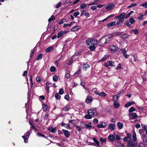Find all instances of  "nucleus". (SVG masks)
<instances>
[{
  "label": "nucleus",
  "instance_id": "f257e3e1",
  "mask_svg": "<svg viewBox=\"0 0 147 147\" xmlns=\"http://www.w3.org/2000/svg\"><path fill=\"white\" fill-rule=\"evenodd\" d=\"M86 42L89 46L90 49L93 51L95 49V45L97 43L98 41L95 39H88L86 40Z\"/></svg>",
  "mask_w": 147,
  "mask_h": 147
},
{
  "label": "nucleus",
  "instance_id": "f03ea898",
  "mask_svg": "<svg viewBox=\"0 0 147 147\" xmlns=\"http://www.w3.org/2000/svg\"><path fill=\"white\" fill-rule=\"evenodd\" d=\"M108 42L107 40L105 37L104 36L100 40L98 43V45L101 46H104L105 44L107 43Z\"/></svg>",
  "mask_w": 147,
  "mask_h": 147
},
{
  "label": "nucleus",
  "instance_id": "7ed1b4c3",
  "mask_svg": "<svg viewBox=\"0 0 147 147\" xmlns=\"http://www.w3.org/2000/svg\"><path fill=\"white\" fill-rule=\"evenodd\" d=\"M127 136L124 137L123 140L125 142H129L131 141V135L130 134L128 133L127 134Z\"/></svg>",
  "mask_w": 147,
  "mask_h": 147
},
{
  "label": "nucleus",
  "instance_id": "20e7f679",
  "mask_svg": "<svg viewBox=\"0 0 147 147\" xmlns=\"http://www.w3.org/2000/svg\"><path fill=\"white\" fill-rule=\"evenodd\" d=\"M30 133L28 132H27L24 136H22V137L24 139V142L25 143L27 142L28 141V139L29 138Z\"/></svg>",
  "mask_w": 147,
  "mask_h": 147
},
{
  "label": "nucleus",
  "instance_id": "39448f33",
  "mask_svg": "<svg viewBox=\"0 0 147 147\" xmlns=\"http://www.w3.org/2000/svg\"><path fill=\"white\" fill-rule=\"evenodd\" d=\"M109 49L110 51L113 53L116 52L118 50V47L114 45L110 46Z\"/></svg>",
  "mask_w": 147,
  "mask_h": 147
},
{
  "label": "nucleus",
  "instance_id": "423d86ee",
  "mask_svg": "<svg viewBox=\"0 0 147 147\" xmlns=\"http://www.w3.org/2000/svg\"><path fill=\"white\" fill-rule=\"evenodd\" d=\"M131 58L130 61L133 64L134 63V62H136L138 60L137 57L134 55H131Z\"/></svg>",
  "mask_w": 147,
  "mask_h": 147
},
{
  "label": "nucleus",
  "instance_id": "0eeeda50",
  "mask_svg": "<svg viewBox=\"0 0 147 147\" xmlns=\"http://www.w3.org/2000/svg\"><path fill=\"white\" fill-rule=\"evenodd\" d=\"M107 123L106 122H104L103 121H101L100 123L98 124L97 126L98 128H105L107 125Z\"/></svg>",
  "mask_w": 147,
  "mask_h": 147
},
{
  "label": "nucleus",
  "instance_id": "6e6552de",
  "mask_svg": "<svg viewBox=\"0 0 147 147\" xmlns=\"http://www.w3.org/2000/svg\"><path fill=\"white\" fill-rule=\"evenodd\" d=\"M115 7V5L113 3H109L107 5L106 7V9L107 10L110 11L112 9Z\"/></svg>",
  "mask_w": 147,
  "mask_h": 147
},
{
  "label": "nucleus",
  "instance_id": "1a4fd4ad",
  "mask_svg": "<svg viewBox=\"0 0 147 147\" xmlns=\"http://www.w3.org/2000/svg\"><path fill=\"white\" fill-rule=\"evenodd\" d=\"M121 51L123 54V56L126 58H128L129 55L126 54V51L125 49L121 48L120 49Z\"/></svg>",
  "mask_w": 147,
  "mask_h": 147
},
{
  "label": "nucleus",
  "instance_id": "9d476101",
  "mask_svg": "<svg viewBox=\"0 0 147 147\" xmlns=\"http://www.w3.org/2000/svg\"><path fill=\"white\" fill-rule=\"evenodd\" d=\"M105 65L107 67L109 66H115L114 63L113 61H109L105 63Z\"/></svg>",
  "mask_w": 147,
  "mask_h": 147
},
{
  "label": "nucleus",
  "instance_id": "9b49d317",
  "mask_svg": "<svg viewBox=\"0 0 147 147\" xmlns=\"http://www.w3.org/2000/svg\"><path fill=\"white\" fill-rule=\"evenodd\" d=\"M128 146L130 147H137V143H134L132 141L128 142Z\"/></svg>",
  "mask_w": 147,
  "mask_h": 147
},
{
  "label": "nucleus",
  "instance_id": "f8f14e48",
  "mask_svg": "<svg viewBox=\"0 0 147 147\" xmlns=\"http://www.w3.org/2000/svg\"><path fill=\"white\" fill-rule=\"evenodd\" d=\"M88 114L89 115H92V117L94 116H96L97 115V113H95L94 112L93 110L92 109H90L88 111Z\"/></svg>",
  "mask_w": 147,
  "mask_h": 147
},
{
  "label": "nucleus",
  "instance_id": "ddd939ff",
  "mask_svg": "<svg viewBox=\"0 0 147 147\" xmlns=\"http://www.w3.org/2000/svg\"><path fill=\"white\" fill-rule=\"evenodd\" d=\"M115 128V124L110 123L108 126V129L111 130H114Z\"/></svg>",
  "mask_w": 147,
  "mask_h": 147
},
{
  "label": "nucleus",
  "instance_id": "4468645a",
  "mask_svg": "<svg viewBox=\"0 0 147 147\" xmlns=\"http://www.w3.org/2000/svg\"><path fill=\"white\" fill-rule=\"evenodd\" d=\"M80 26H75L71 28V31L73 32L76 31L78 30V29H80Z\"/></svg>",
  "mask_w": 147,
  "mask_h": 147
},
{
  "label": "nucleus",
  "instance_id": "2eb2a0df",
  "mask_svg": "<svg viewBox=\"0 0 147 147\" xmlns=\"http://www.w3.org/2000/svg\"><path fill=\"white\" fill-rule=\"evenodd\" d=\"M108 138L111 142H113L115 140V137L113 134H111L109 136Z\"/></svg>",
  "mask_w": 147,
  "mask_h": 147
},
{
  "label": "nucleus",
  "instance_id": "dca6fc26",
  "mask_svg": "<svg viewBox=\"0 0 147 147\" xmlns=\"http://www.w3.org/2000/svg\"><path fill=\"white\" fill-rule=\"evenodd\" d=\"M62 131L65 136L67 137L68 138L70 136V133L69 131L67 130L63 129Z\"/></svg>",
  "mask_w": 147,
  "mask_h": 147
},
{
  "label": "nucleus",
  "instance_id": "f3484780",
  "mask_svg": "<svg viewBox=\"0 0 147 147\" xmlns=\"http://www.w3.org/2000/svg\"><path fill=\"white\" fill-rule=\"evenodd\" d=\"M125 13H122L120 14V21H123L125 18Z\"/></svg>",
  "mask_w": 147,
  "mask_h": 147
},
{
  "label": "nucleus",
  "instance_id": "a211bd4d",
  "mask_svg": "<svg viewBox=\"0 0 147 147\" xmlns=\"http://www.w3.org/2000/svg\"><path fill=\"white\" fill-rule=\"evenodd\" d=\"M129 115H131V119H135L137 118L138 116L136 113H133L129 114Z\"/></svg>",
  "mask_w": 147,
  "mask_h": 147
},
{
  "label": "nucleus",
  "instance_id": "6ab92c4d",
  "mask_svg": "<svg viewBox=\"0 0 147 147\" xmlns=\"http://www.w3.org/2000/svg\"><path fill=\"white\" fill-rule=\"evenodd\" d=\"M113 36L111 34L105 36L108 42L110 41V39L113 37Z\"/></svg>",
  "mask_w": 147,
  "mask_h": 147
},
{
  "label": "nucleus",
  "instance_id": "aec40b11",
  "mask_svg": "<svg viewBox=\"0 0 147 147\" xmlns=\"http://www.w3.org/2000/svg\"><path fill=\"white\" fill-rule=\"evenodd\" d=\"M92 101V97L90 96H88L86 100V102L87 103H89L90 102H91Z\"/></svg>",
  "mask_w": 147,
  "mask_h": 147
},
{
  "label": "nucleus",
  "instance_id": "412c9836",
  "mask_svg": "<svg viewBox=\"0 0 147 147\" xmlns=\"http://www.w3.org/2000/svg\"><path fill=\"white\" fill-rule=\"evenodd\" d=\"M132 138L133 140L136 142L137 140V138L136 137V134L134 131H133V135H132Z\"/></svg>",
  "mask_w": 147,
  "mask_h": 147
},
{
  "label": "nucleus",
  "instance_id": "4be33fe9",
  "mask_svg": "<svg viewBox=\"0 0 147 147\" xmlns=\"http://www.w3.org/2000/svg\"><path fill=\"white\" fill-rule=\"evenodd\" d=\"M138 31L137 29H133L131 30L130 32V33L132 34L133 32L135 34L137 35L138 34Z\"/></svg>",
  "mask_w": 147,
  "mask_h": 147
},
{
  "label": "nucleus",
  "instance_id": "5701e85b",
  "mask_svg": "<svg viewBox=\"0 0 147 147\" xmlns=\"http://www.w3.org/2000/svg\"><path fill=\"white\" fill-rule=\"evenodd\" d=\"M56 127L53 128L52 127H49L48 130L50 131L51 132L53 133H55L56 132Z\"/></svg>",
  "mask_w": 147,
  "mask_h": 147
},
{
  "label": "nucleus",
  "instance_id": "b1692460",
  "mask_svg": "<svg viewBox=\"0 0 147 147\" xmlns=\"http://www.w3.org/2000/svg\"><path fill=\"white\" fill-rule=\"evenodd\" d=\"M115 22L113 21L109 23L107 25V27L109 28L115 25Z\"/></svg>",
  "mask_w": 147,
  "mask_h": 147
},
{
  "label": "nucleus",
  "instance_id": "393cba45",
  "mask_svg": "<svg viewBox=\"0 0 147 147\" xmlns=\"http://www.w3.org/2000/svg\"><path fill=\"white\" fill-rule=\"evenodd\" d=\"M64 34V31H60L57 34V38H59L62 37Z\"/></svg>",
  "mask_w": 147,
  "mask_h": 147
},
{
  "label": "nucleus",
  "instance_id": "a878e982",
  "mask_svg": "<svg viewBox=\"0 0 147 147\" xmlns=\"http://www.w3.org/2000/svg\"><path fill=\"white\" fill-rule=\"evenodd\" d=\"M89 66L88 64L85 63L83 65L82 68L85 71L87 69L89 68Z\"/></svg>",
  "mask_w": 147,
  "mask_h": 147
},
{
  "label": "nucleus",
  "instance_id": "bb28decb",
  "mask_svg": "<svg viewBox=\"0 0 147 147\" xmlns=\"http://www.w3.org/2000/svg\"><path fill=\"white\" fill-rule=\"evenodd\" d=\"M54 49L52 47H49L47 48L45 50V51L46 52H51L53 51Z\"/></svg>",
  "mask_w": 147,
  "mask_h": 147
},
{
  "label": "nucleus",
  "instance_id": "cd10ccee",
  "mask_svg": "<svg viewBox=\"0 0 147 147\" xmlns=\"http://www.w3.org/2000/svg\"><path fill=\"white\" fill-rule=\"evenodd\" d=\"M134 103L135 102H129L125 105V106L126 107H127Z\"/></svg>",
  "mask_w": 147,
  "mask_h": 147
},
{
  "label": "nucleus",
  "instance_id": "c85d7f7f",
  "mask_svg": "<svg viewBox=\"0 0 147 147\" xmlns=\"http://www.w3.org/2000/svg\"><path fill=\"white\" fill-rule=\"evenodd\" d=\"M129 22L131 24H134L135 22V20L133 18H130L129 19Z\"/></svg>",
  "mask_w": 147,
  "mask_h": 147
},
{
  "label": "nucleus",
  "instance_id": "c756f323",
  "mask_svg": "<svg viewBox=\"0 0 147 147\" xmlns=\"http://www.w3.org/2000/svg\"><path fill=\"white\" fill-rule=\"evenodd\" d=\"M123 125V123L121 122H118L117 123V126L120 129H121L122 128Z\"/></svg>",
  "mask_w": 147,
  "mask_h": 147
},
{
  "label": "nucleus",
  "instance_id": "7c9ffc66",
  "mask_svg": "<svg viewBox=\"0 0 147 147\" xmlns=\"http://www.w3.org/2000/svg\"><path fill=\"white\" fill-rule=\"evenodd\" d=\"M93 140L96 143V145H95L96 146H99L100 145L99 142L97 141L96 139L95 138H93Z\"/></svg>",
  "mask_w": 147,
  "mask_h": 147
},
{
  "label": "nucleus",
  "instance_id": "2f4dec72",
  "mask_svg": "<svg viewBox=\"0 0 147 147\" xmlns=\"http://www.w3.org/2000/svg\"><path fill=\"white\" fill-rule=\"evenodd\" d=\"M118 97V94H117L116 95H114L113 97V100L115 101H116L117 100Z\"/></svg>",
  "mask_w": 147,
  "mask_h": 147
},
{
  "label": "nucleus",
  "instance_id": "473e14b6",
  "mask_svg": "<svg viewBox=\"0 0 147 147\" xmlns=\"http://www.w3.org/2000/svg\"><path fill=\"white\" fill-rule=\"evenodd\" d=\"M140 6H142L146 8H147V2L142 3V4L140 5Z\"/></svg>",
  "mask_w": 147,
  "mask_h": 147
},
{
  "label": "nucleus",
  "instance_id": "72a5a7b5",
  "mask_svg": "<svg viewBox=\"0 0 147 147\" xmlns=\"http://www.w3.org/2000/svg\"><path fill=\"white\" fill-rule=\"evenodd\" d=\"M74 23V22H71L69 24H65L63 25V28H64L67 26H71L73 23Z\"/></svg>",
  "mask_w": 147,
  "mask_h": 147
},
{
  "label": "nucleus",
  "instance_id": "f704fd0d",
  "mask_svg": "<svg viewBox=\"0 0 147 147\" xmlns=\"http://www.w3.org/2000/svg\"><path fill=\"white\" fill-rule=\"evenodd\" d=\"M92 127L91 123L90 122L88 123L86 125V127L87 129H90Z\"/></svg>",
  "mask_w": 147,
  "mask_h": 147
},
{
  "label": "nucleus",
  "instance_id": "c9c22d12",
  "mask_svg": "<svg viewBox=\"0 0 147 147\" xmlns=\"http://www.w3.org/2000/svg\"><path fill=\"white\" fill-rule=\"evenodd\" d=\"M59 77L57 75H55L53 77V80L54 82H56L57 81Z\"/></svg>",
  "mask_w": 147,
  "mask_h": 147
},
{
  "label": "nucleus",
  "instance_id": "e433bc0d",
  "mask_svg": "<svg viewBox=\"0 0 147 147\" xmlns=\"http://www.w3.org/2000/svg\"><path fill=\"white\" fill-rule=\"evenodd\" d=\"M92 115H90L88 114V115H86L84 117L86 119H90L92 118Z\"/></svg>",
  "mask_w": 147,
  "mask_h": 147
},
{
  "label": "nucleus",
  "instance_id": "4c0bfd02",
  "mask_svg": "<svg viewBox=\"0 0 147 147\" xmlns=\"http://www.w3.org/2000/svg\"><path fill=\"white\" fill-rule=\"evenodd\" d=\"M42 55L41 54H39L36 57V59L37 60H39L41 59L42 58Z\"/></svg>",
  "mask_w": 147,
  "mask_h": 147
},
{
  "label": "nucleus",
  "instance_id": "58836bf2",
  "mask_svg": "<svg viewBox=\"0 0 147 147\" xmlns=\"http://www.w3.org/2000/svg\"><path fill=\"white\" fill-rule=\"evenodd\" d=\"M55 96L57 100L59 99L61 97L59 95L58 93H56L55 94Z\"/></svg>",
  "mask_w": 147,
  "mask_h": 147
},
{
  "label": "nucleus",
  "instance_id": "ea45409f",
  "mask_svg": "<svg viewBox=\"0 0 147 147\" xmlns=\"http://www.w3.org/2000/svg\"><path fill=\"white\" fill-rule=\"evenodd\" d=\"M55 19V17L53 16H51V17L49 19L48 21L49 22L53 20H54Z\"/></svg>",
  "mask_w": 147,
  "mask_h": 147
},
{
  "label": "nucleus",
  "instance_id": "a19ab883",
  "mask_svg": "<svg viewBox=\"0 0 147 147\" xmlns=\"http://www.w3.org/2000/svg\"><path fill=\"white\" fill-rule=\"evenodd\" d=\"M135 109L134 107H132L129 110V113L132 112L134 111H135Z\"/></svg>",
  "mask_w": 147,
  "mask_h": 147
},
{
  "label": "nucleus",
  "instance_id": "79ce46f5",
  "mask_svg": "<svg viewBox=\"0 0 147 147\" xmlns=\"http://www.w3.org/2000/svg\"><path fill=\"white\" fill-rule=\"evenodd\" d=\"M56 70L55 67L53 66H52L50 68V71L51 72H53L55 71Z\"/></svg>",
  "mask_w": 147,
  "mask_h": 147
},
{
  "label": "nucleus",
  "instance_id": "37998d69",
  "mask_svg": "<svg viewBox=\"0 0 147 147\" xmlns=\"http://www.w3.org/2000/svg\"><path fill=\"white\" fill-rule=\"evenodd\" d=\"M47 108V106L45 104H43L42 107V109L44 111H46Z\"/></svg>",
  "mask_w": 147,
  "mask_h": 147
},
{
  "label": "nucleus",
  "instance_id": "c03bdc74",
  "mask_svg": "<svg viewBox=\"0 0 147 147\" xmlns=\"http://www.w3.org/2000/svg\"><path fill=\"white\" fill-rule=\"evenodd\" d=\"M36 81L39 83L41 82V79L40 78L39 76H37L36 78Z\"/></svg>",
  "mask_w": 147,
  "mask_h": 147
},
{
  "label": "nucleus",
  "instance_id": "a18cd8bd",
  "mask_svg": "<svg viewBox=\"0 0 147 147\" xmlns=\"http://www.w3.org/2000/svg\"><path fill=\"white\" fill-rule=\"evenodd\" d=\"M86 5L85 3L82 4L80 6V8L81 9H83L86 7Z\"/></svg>",
  "mask_w": 147,
  "mask_h": 147
},
{
  "label": "nucleus",
  "instance_id": "49530a36",
  "mask_svg": "<svg viewBox=\"0 0 147 147\" xmlns=\"http://www.w3.org/2000/svg\"><path fill=\"white\" fill-rule=\"evenodd\" d=\"M114 16V14H111L110 16H109L107 18H105V19H104V20H102V22H103L105 21V20H106L108 18H110L111 17H112L113 16Z\"/></svg>",
  "mask_w": 147,
  "mask_h": 147
},
{
  "label": "nucleus",
  "instance_id": "de8ad7c7",
  "mask_svg": "<svg viewBox=\"0 0 147 147\" xmlns=\"http://www.w3.org/2000/svg\"><path fill=\"white\" fill-rule=\"evenodd\" d=\"M99 96L102 97H105L106 96V94L104 92H102L100 94Z\"/></svg>",
  "mask_w": 147,
  "mask_h": 147
},
{
  "label": "nucleus",
  "instance_id": "09e8293b",
  "mask_svg": "<svg viewBox=\"0 0 147 147\" xmlns=\"http://www.w3.org/2000/svg\"><path fill=\"white\" fill-rule=\"evenodd\" d=\"M69 107L67 106H66L65 107L63 108V110L65 111H67L69 110Z\"/></svg>",
  "mask_w": 147,
  "mask_h": 147
},
{
  "label": "nucleus",
  "instance_id": "8fccbe9b",
  "mask_svg": "<svg viewBox=\"0 0 147 147\" xmlns=\"http://www.w3.org/2000/svg\"><path fill=\"white\" fill-rule=\"evenodd\" d=\"M114 105L115 107L116 108H118L119 106V104L117 102H114Z\"/></svg>",
  "mask_w": 147,
  "mask_h": 147
},
{
  "label": "nucleus",
  "instance_id": "3c124183",
  "mask_svg": "<svg viewBox=\"0 0 147 147\" xmlns=\"http://www.w3.org/2000/svg\"><path fill=\"white\" fill-rule=\"evenodd\" d=\"M64 92V91L63 89H60L59 91V93L60 94H62Z\"/></svg>",
  "mask_w": 147,
  "mask_h": 147
},
{
  "label": "nucleus",
  "instance_id": "603ef678",
  "mask_svg": "<svg viewBox=\"0 0 147 147\" xmlns=\"http://www.w3.org/2000/svg\"><path fill=\"white\" fill-rule=\"evenodd\" d=\"M76 130L78 131H80L81 130V127L78 125L76 126Z\"/></svg>",
  "mask_w": 147,
  "mask_h": 147
},
{
  "label": "nucleus",
  "instance_id": "864d4df0",
  "mask_svg": "<svg viewBox=\"0 0 147 147\" xmlns=\"http://www.w3.org/2000/svg\"><path fill=\"white\" fill-rule=\"evenodd\" d=\"M65 77L67 79L69 78L70 77V75L68 73H66L65 76Z\"/></svg>",
  "mask_w": 147,
  "mask_h": 147
},
{
  "label": "nucleus",
  "instance_id": "5fc2aeb1",
  "mask_svg": "<svg viewBox=\"0 0 147 147\" xmlns=\"http://www.w3.org/2000/svg\"><path fill=\"white\" fill-rule=\"evenodd\" d=\"M60 59H59L57 61H56L55 62V63L56 65L58 66V64H59L60 63Z\"/></svg>",
  "mask_w": 147,
  "mask_h": 147
},
{
  "label": "nucleus",
  "instance_id": "6e6d98bb",
  "mask_svg": "<svg viewBox=\"0 0 147 147\" xmlns=\"http://www.w3.org/2000/svg\"><path fill=\"white\" fill-rule=\"evenodd\" d=\"M144 16V15L143 14H139V16L137 18L139 20H140Z\"/></svg>",
  "mask_w": 147,
  "mask_h": 147
},
{
  "label": "nucleus",
  "instance_id": "4d7b16f0",
  "mask_svg": "<svg viewBox=\"0 0 147 147\" xmlns=\"http://www.w3.org/2000/svg\"><path fill=\"white\" fill-rule=\"evenodd\" d=\"M37 135L38 136L42 137H45V136L44 135L42 134L41 133H37Z\"/></svg>",
  "mask_w": 147,
  "mask_h": 147
},
{
  "label": "nucleus",
  "instance_id": "13d9d810",
  "mask_svg": "<svg viewBox=\"0 0 147 147\" xmlns=\"http://www.w3.org/2000/svg\"><path fill=\"white\" fill-rule=\"evenodd\" d=\"M65 19H63L59 23V25H61L62 23H64L65 22Z\"/></svg>",
  "mask_w": 147,
  "mask_h": 147
},
{
  "label": "nucleus",
  "instance_id": "bf43d9fd",
  "mask_svg": "<svg viewBox=\"0 0 147 147\" xmlns=\"http://www.w3.org/2000/svg\"><path fill=\"white\" fill-rule=\"evenodd\" d=\"M108 57L107 55L105 56L102 59L101 61H105L107 60V58Z\"/></svg>",
  "mask_w": 147,
  "mask_h": 147
},
{
  "label": "nucleus",
  "instance_id": "052dcab7",
  "mask_svg": "<svg viewBox=\"0 0 147 147\" xmlns=\"http://www.w3.org/2000/svg\"><path fill=\"white\" fill-rule=\"evenodd\" d=\"M100 140L102 142H104L106 141V139L105 138H102L101 137L100 138Z\"/></svg>",
  "mask_w": 147,
  "mask_h": 147
},
{
  "label": "nucleus",
  "instance_id": "680f3d73",
  "mask_svg": "<svg viewBox=\"0 0 147 147\" xmlns=\"http://www.w3.org/2000/svg\"><path fill=\"white\" fill-rule=\"evenodd\" d=\"M91 8L92 10L93 11L96 10L97 8L95 6H92L91 7Z\"/></svg>",
  "mask_w": 147,
  "mask_h": 147
},
{
  "label": "nucleus",
  "instance_id": "e2e57ef3",
  "mask_svg": "<svg viewBox=\"0 0 147 147\" xmlns=\"http://www.w3.org/2000/svg\"><path fill=\"white\" fill-rule=\"evenodd\" d=\"M121 69V65L120 64H119L116 68V69Z\"/></svg>",
  "mask_w": 147,
  "mask_h": 147
},
{
  "label": "nucleus",
  "instance_id": "0e129e2a",
  "mask_svg": "<svg viewBox=\"0 0 147 147\" xmlns=\"http://www.w3.org/2000/svg\"><path fill=\"white\" fill-rule=\"evenodd\" d=\"M62 3L61 2H59V3L57 4L56 6V8H58L61 5Z\"/></svg>",
  "mask_w": 147,
  "mask_h": 147
},
{
  "label": "nucleus",
  "instance_id": "69168bd1",
  "mask_svg": "<svg viewBox=\"0 0 147 147\" xmlns=\"http://www.w3.org/2000/svg\"><path fill=\"white\" fill-rule=\"evenodd\" d=\"M64 98L66 100L68 101L69 99V96L68 95H66L64 97Z\"/></svg>",
  "mask_w": 147,
  "mask_h": 147
},
{
  "label": "nucleus",
  "instance_id": "338daca9",
  "mask_svg": "<svg viewBox=\"0 0 147 147\" xmlns=\"http://www.w3.org/2000/svg\"><path fill=\"white\" fill-rule=\"evenodd\" d=\"M80 12L78 11H77L76 12H75L74 13V16H76L79 15Z\"/></svg>",
  "mask_w": 147,
  "mask_h": 147
},
{
  "label": "nucleus",
  "instance_id": "774afa93",
  "mask_svg": "<svg viewBox=\"0 0 147 147\" xmlns=\"http://www.w3.org/2000/svg\"><path fill=\"white\" fill-rule=\"evenodd\" d=\"M118 147H125L124 145L122 144V143H119L118 145Z\"/></svg>",
  "mask_w": 147,
  "mask_h": 147
}]
</instances>
